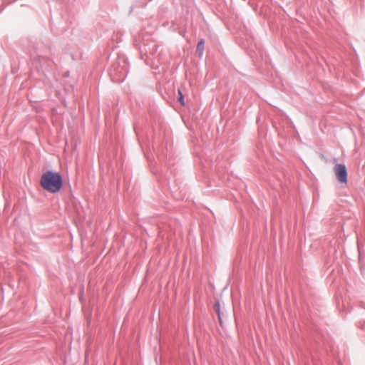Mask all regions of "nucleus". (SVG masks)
Returning a JSON list of instances; mask_svg holds the SVG:
<instances>
[{
    "mask_svg": "<svg viewBox=\"0 0 365 365\" xmlns=\"http://www.w3.org/2000/svg\"><path fill=\"white\" fill-rule=\"evenodd\" d=\"M204 40H200L197 46L196 51L198 53L200 56H202L203 51H204Z\"/></svg>",
    "mask_w": 365,
    "mask_h": 365,
    "instance_id": "obj_3",
    "label": "nucleus"
},
{
    "mask_svg": "<svg viewBox=\"0 0 365 365\" xmlns=\"http://www.w3.org/2000/svg\"><path fill=\"white\" fill-rule=\"evenodd\" d=\"M178 101L182 106L185 105L184 97L180 90H178Z\"/></svg>",
    "mask_w": 365,
    "mask_h": 365,
    "instance_id": "obj_4",
    "label": "nucleus"
},
{
    "mask_svg": "<svg viewBox=\"0 0 365 365\" xmlns=\"http://www.w3.org/2000/svg\"><path fill=\"white\" fill-rule=\"evenodd\" d=\"M334 173L337 180L340 182H347V171L344 165L336 164L334 167Z\"/></svg>",
    "mask_w": 365,
    "mask_h": 365,
    "instance_id": "obj_2",
    "label": "nucleus"
},
{
    "mask_svg": "<svg viewBox=\"0 0 365 365\" xmlns=\"http://www.w3.org/2000/svg\"><path fill=\"white\" fill-rule=\"evenodd\" d=\"M215 311L217 313L219 321L221 323V315H220V304H219V303H216L215 304Z\"/></svg>",
    "mask_w": 365,
    "mask_h": 365,
    "instance_id": "obj_5",
    "label": "nucleus"
},
{
    "mask_svg": "<svg viewBox=\"0 0 365 365\" xmlns=\"http://www.w3.org/2000/svg\"><path fill=\"white\" fill-rule=\"evenodd\" d=\"M62 185V178L58 173L47 171L41 176V185L48 192H57L61 190Z\"/></svg>",
    "mask_w": 365,
    "mask_h": 365,
    "instance_id": "obj_1",
    "label": "nucleus"
}]
</instances>
